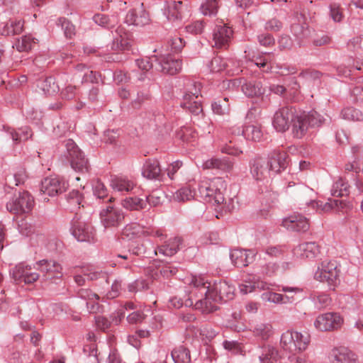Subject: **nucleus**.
<instances>
[{
	"label": "nucleus",
	"instance_id": "20e7f679",
	"mask_svg": "<svg viewBox=\"0 0 363 363\" xmlns=\"http://www.w3.org/2000/svg\"><path fill=\"white\" fill-rule=\"evenodd\" d=\"M344 323L343 317L336 312H328L318 315L313 325L321 332H330L340 329Z\"/></svg>",
	"mask_w": 363,
	"mask_h": 363
},
{
	"label": "nucleus",
	"instance_id": "f257e3e1",
	"mask_svg": "<svg viewBox=\"0 0 363 363\" xmlns=\"http://www.w3.org/2000/svg\"><path fill=\"white\" fill-rule=\"evenodd\" d=\"M188 284L191 289L189 293V298L185 305L193 306L202 313H209L218 308L219 298L211 290V284L203 277L192 276L188 279Z\"/></svg>",
	"mask_w": 363,
	"mask_h": 363
},
{
	"label": "nucleus",
	"instance_id": "3c124183",
	"mask_svg": "<svg viewBox=\"0 0 363 363\" xmlns=\"http://www.w3.org/2000/svg\"><path fill=\"white\" fill-rule=\"evenodd\" d=\"M335 205V203L333 202L332 199H328L325 203L321 201H314L311 202L312 207L320 213L333 211V206Z\"/></svg>",
	"mask_w": 363,
	"mask_h": 363
},
{
	"label": "nucleus",
	"instance_id": "774afa93",
	"mask_svg": "<svg viewBox=\"0 0 363 363\" xmlns=\"http://www.w3.org/2000/svg\"><path fill=\"white\" fill-rule=\"evenodd\" d=\"M76 89L75 86L69 85L66 86L60 92L61 99L67 101L74 99L76 96Z\"/></svg>",
	"mask_w": 363,
	"mask_h": 363
},
{
	"label": "nucleus",
	"instance_id": "5701e85b",
	"mask_svg": "<svg viewBox=\"0 0 363 363\" xmlns=\"http://www.w3.org/2000/svg\"><path fill=\"white\" fill-rule=\"evenodd\" d=\"M255 255L250 250L235 249L230 253V259L235 266L245 267L254 261Z\"/></svg>",
	"mask_w": 363,
	"mask_h": 363
},
{
	"label": "nucleus",
	"instance_id": "6e6552de",
	"mask_svg": "<svg viewBox=\"0 0 363 363\" xmlns=\"http://www.w3.org/2000/svg\"><path fill=\"white\" fill-rule=\"evenodd\" d=\"M99 218L105 228H116L123 223L125 216L121 209L107 206L100 211Z\"/></svg>",
	"mask_w": 363,
	"mask_h": 363
},
{
	"label": "nucleus",
	"instance_id": "9b49d317",
	"mask_svg": "<svg viewBox=\"0 0 363 363\" xmlns=\"http://www.w3.org/2000/svg\"><path fill=\"white\" fill-rule=\"evenodd\" d=\"M233 36V30L220 20H217L213 32V47L227 48Z\"/></svg>",
	"mask_w": 363,
	"mask_h": 363
},
{
	"label": "nucleus",
	"instance_id": "9d476101",
	"mask_svg": "<svg viewBox=\"0 0 363 363\" xmlns=\"http://www.w3.org/2000/svg\"><path fill=\"white\" fill-rule=\"evenodd\" d=\"M155 235L157 237H163V233L160 230L154 231L148 227L140 225L138 223H132L125 226L122 231V236L128 240Z\"/></svg>",
	"mask_w": 363,
	"mask_h": 363
},
{
	"label": "nucleus",
	"instance_id": "4be33fe9",
	"mask_svg": "<svg viewBox=\"0 0 363 363\" xmlns=\"http://www.w3.org/2000/svg\"><path fill=\"white\" fill-rule=\"evenodd\" d=\"M196 92L189 91L191 94H185L182 102V106L188 109L194 114H199L201 112V104L199 96V88L195 86Z\"/></svg>",
	"mask_w": 363,
	"mask_h": 363
},
{
	"label": "nucleus",
	"instance_id": "f8f14e48",
	"mask_svg": "<svg viewBox=\"0 0 363 363\" xmlns=\"http://www.w3.org/2000/svg\"><path fill=\"white\" fill-rule=\"evenodd\" d=\"M295 110L291 107H283L277 111L272 120L273 127L278 132H284L289 129L294 121Z\"/></svg>",
	"mask_w": 363,
	"mask_h": 363
},
{
	"label": "nucleus",
	"instance_id": "b1692460",
	"mask_svg": "<svg viewBox=\"0 0 363 363\" xmlns=\"http://www.w3.org/2000/svg\"><path fill=\"white\" fill-rule=\"evenodd\" d=\"M211 290L218 296L219 301H227L234 297L235 288L226 281H219L211 285Z\"/></svg>",
	"mask_w": 363,
	"mask_h": 363
},
{
	"label": "nucleus",
	"instance_id": "2eb2a0df",
	"mask_svg": "<svg viewBox=\"0 0 363 363\" xmlns=\"http://www.w3.org/2000/svg\"><path fill=\"white\" fill-rule=\"evenodd\" d=\"M67 187V182L59 177L45 178L41 183L40 191L43 194L54 196L65 191Z\"/></svg>",
	"mask_w": 363,
	"mask_h": 363
},
{
	"label": "nucleus",
	"instance_id": "603ef678",
	"mask_svg": "<svg viewBox=\"0 0 363 363\" xmlns=\"http://www.w3.org/2000/svg\"><path fill=\"white\" fill-rule=\"evenodd\" d=\"M301 18L303 22L301 23H294L291 26V30L298 38H306L309 35L310 31L308 26L304 22V18L303 16Z\"/></svg>",
	"mask_w": 363,
	"mask_h": 363
},
{
	"label": "nucleus",
	"instance_id": "4c0bfd02",
	"mask_svg": "<svg viewBox=\"0 0 363 363\" xmlns=\"http://www.w3.org/2000/svg\"><path fill=\"white\" fill-rule=\"evenodd\" d=\"M242 134L245 138L252 141H259L263 136L262 128L260 125H247L243 130Z\"/></svg>",
	"mask_w": 363,
	"mask_h": 363
},
{
	"label": "nucleus",
	"instance_id": "2f4dec72",
	"mask_svg": "<svg viewBox=\"0 0 363 363\" xmlns=\"http://www.w3.org/2000/svg\"><path fill=\"white\" fill-rule=\"evenodd\" d=\"M79 295L81 298L86 300V306L91 313H96L99 311L98 303L99 296L98 294L90 290L82 289L79 290Z\"/></svg>",
	"mask_w": 363,
	"mask_h": 363
},
{
	"label": "nucleus",
	"instance_id": "69168bd1",
	"mask_svg": "<svg viewBox=\"0 0 363 363\" xmlns=\"http://www.w3.org/2000/svg\"><path fill=\"white\" fill-rule=\"evenodd\" d=\"M333 202L336 204L333 206V211L337 212H346L352 208V204L344 199H333Z\"/></svg>",
	"mask_w": 363,
	"mask_h": 363
},
{
	"label": "nucleus",
	"instance_id": "39448f33",
	"mask_svg": "<svg viewBox=\"0 0 363 363\" xmlns=\"http://www.w3.org/2000/svg\"><path fill=\"white\" fill-rule=\"evenodd\" d=\"M65 145L71 167L76 171L88 172V161L76 143L72 140L69 139L65 141Z\"/></svg>",
	"mask_w": 363,
	"mask_h": 363
},
{
	"label": "nucleus",
	"instance_id": "dca6fc26",
	"mask_svg": "<svg viewBox=\"0 0 363 363\" xmlns=\"http://www.w3.org/2000/svg\"><path fill=\"white\" fill-rule=\"evenodd\" d=\"M149 21V14L144 9L143 4L130 9L125 18L127 24L138 26L147 25Z\"/></svg>",
	"mask_w": 363,
	"mask_h": 363
},
{
	"label": "nucleus",
	"instance_id": "338daca9",
	"mask_svg": "<svg viewBox=\"0 0 363 363\" xmlns=\"http://www.w3.org/2000/svg\"><path fill=\"white\" fill-rule=\"evenodd\" d=\"M58 21L59 23L61 24L67 37L71 38L73 35H74V26L69 21L65 18H60Z\"/></svg>",
	"mask_w": 363,
	"mask_h": 363
},
{
	"label": "nucleus",
	"instance_id": "4d7b16f0",
	"mask_svg": "<svg viewBox=\"0 0 363 363\" xmlns=\"http://www.w3.org/2000/svg\"><path fill=\"white\" fill-rule=\"evenodd\" d=\"M264 71L274 72L280 75H287L291 73L289 67L277 63H270Z\"/></svg>",
	"mask_w": 363,
	"mask_h": 363
},
{
	"label": "nucleus",
	"instance_id": "09e8293b",
	"mask_svg": "<svg viewBox=\"0 0 363 363\" xmlns=\"http://www.w3.org/2000/svg\"><path fill=\"white\" fill-rule=\"evenodd\" d=\"M23 24L21 21H11L4 28L3 33L6 35H16L23 30Z\"/></svg>",
	"mask_w": 363,
	"mask_h": 363
},
{
	"label": "nucleus",
	"instance_id": "cd10ccee",
	"mask_svg": "<svg viewBox=\"0 0 363 363\" xmlns=\"http://www.w3.org/2000/svg\"><path fill=\"white\" fill-rule=\"evenodd\" d=\"M292 134L296 138H303L307 133L309 125L307 122V118L304 113L301 115H294V121H292Z\"/></svg>",
	"mask_w": 363,
	"mask_h": 363
},
{
	"label": "nucleus",
	"instance_id": "e433bc0d",
	"mask_svg": "<svg viewBox=\"0 0 363 363\" xmlns=\"http://www.w3.org/2000/svg\"><path fill=\"white\" fill-rule=\"evenodd\" d=\"M161 173V169L158 161L148 160L147 161L143 169V175L147 179H157Z\"/></svg>",
	"mask_w": 363,
	"mask_h": 363
},
{
	"label": "nucleus",
	"instance_id": "ddd939ff",
	"mask_svg": "<svg viewBox=\"0 0 363 363\" xmlns=\"http://www.w3.org/2000/svg\"><path fill=\"white\" fill-rule=\"evenodd\" d=\"M328 357L330 363H359L357 355L348 347L343 346L333 348Z\"/></svg>",
	"mask_w": 363,
	"mask_h": 363
},
{
	"label": "nucleus",
	"instance_id": "37998d69",
	"mask_svg": "<svg viewBox=\"0 0 363 363\" xmlns=\"http://www.w3.org/2000/svg\"><path fill=\"white\" fill-rule=\"evenodd\" d=\"M172 357L175 363H189L191 362L189 350L182 346L174 349L172 352Z\"/></svg>",
	"mask_w": 363,
	"mask_h": 363
},
{
	"label": "nucleus",
	"instance_id": "a878e982",
	"mask_svg": "<svg viewBox=\"0 0 363 363\" xmlns=\"http://www.w3.org/2000/svg\"><path fill=\"white\" fill-rule=\"evenodd\" d=\"M132 42L130 33L126 32L124 28L120 26L116 30V36L113 43V50H128Z\"/></svg>",
	"mask_w": 363,
	"mask_h": 363
},
{
	"label": "nucleus",
	"instance_id": "c9c22d12",
	"mask_svg": "<svg viewBox=\"0 0 363 363\" xmlns=\"http://www.w3.org/2000/svg\"><path fill=\"white\" fill-rule=\"evenodd\" d=\"M111 186L115 191L128 192L133 189L135 184L125 177H116L111 179Z\"/></svg>",
	"mask_w": 363,
	"mask_h": 363
},
{
	"label": "nucleus",
	"instance_id": "bf43d9fd",
	"mask_svg": "<svg viewBox=\"0 0 363 363\" xmlns=\"http://www.w3.org/2000/svg\"><path fill=\"white\" fill-rule=\"evenodd\" d=\"M179 137L186 143H191L197 138V133L190 128H184L178 133Z\"/></svg>",
	"mask_w": 363,
	"mask_h": 363
},
{
	"label": "nucleus",
	"instance_id": "ea45409f",
	"mask_svg": "<svg viewBox=\"0 0 363 363\" xmlns=\"http://www.w3.org/2000/svg\"><path fill=\"white\" fill-rule=\"evenodd\" d=\"M273 327L270 323L258 324L253 330L254 335L262 340H267L273 335Z\"/></svg>",
	"mask_w": 363,
	"mask_h": 363
},
{
	"label": "nucleus",
	"instance_id": "1a4fd4ad",
	"mask_svg": "<svg viewBox=\"0 0 363 363\" xmlns=\"http://www.w3.org/2000/svg\"><path fill=\"white\" fill-rule=\"evenodd\" d=\"M12 278L17 284H31L40 278L38 273L31 266L18 264L11 270Z\"/></svg>",
	"mask_w": 363,
	"mask_h": 363
},
{
	"label": "nucleus",
	"instance_id": "7c9ffc66",
	"mask_svg": "<svg viewBox=\"0 0 363 363\" xmlns=\"http://www.w3.org/2000/svg\"><path fill=\"white\" fill-rule=\"evenodd\" d=\"M182 240L180 238L174 237L170 238L164 244L160 245L157 250H155V254L157 252L166 256H172L179 250Z\"/></svg>",
	"mask_w": 363,
	"mask_h": 363
},
{
	"label": "nucleus",
	"instance_id": "4468645a",
	"mask_svg": "<svg viewBox=\"0 0 363 363\" xmlns=\"http://www.w3.org/2000/svg\"><path fill=\"white\" fill-rule=\"evenodd\" d=\"M36 269L42 273L44 281L60 278L62 276V267L53 260H40L36 263Z\"/></svg>",
	"mask_w": 363,
	"mask_h": 363
},
{
	"label": "nucleus",
	"instance_id": "6e6d98bb",
	"mask_svg": "<svg viewBox=\"0 0 363 363\" xmlns=\"http://www.w3.org/2000/svg\"><path fill=\"white\" fill-rule=\"evenodd\" d=\"M304 116L307 118L309 127L319 126L324 121V118L316 111H311L308 114L304 113Z\"/></svg>",
	"mask_w": 363,
	"mask_h": 363
},
{
	"label": "nucleus",
	"instance_id": "58836bf2",
	"mask_svg": "<svg viewBox=\"0 0 363 363\" xmlns=\"http://www.w3.org/2000/svg\"><path fill=\"white\" fill-rule=\"evenodd\" d=\"M121 206L128 211H140L146 206V202L138 197H127L121 201Z\"/></svg>",
	"mask_w": 363,
	"mask_h": 363
},
{
	"label": "nucleus",
	"instance_id": "6ab92c4d",
	"mask_svg": "<svg viewBox=\"0 0 363 363\" xmlns=\"http://www.w3.org/2000/svg\"><path fill=\"white\" fill-rule=\"evenodd\" d=\"M72 234L79 241H90L94 238V228L88 223L76 220L72 226Z\"/></svg>",
	"mask_w": 363,
	"mask_h": 363
},
{
	"label": "nucleus",
	"instance_id": "f3484780",
	"mask_svg": "<svg viewBox=\"0 0 363 363\" xmlns=\"http://www.w3.org/2000/svg\"><path fill=\"white\" fill-rule=\"evenodd\" d=\"M250 172L255 179L260 181L270 177L272 172L267 160L262 157L255 158L252 161Z\"/></svg>",
	"mask_w": 363,
	"mask_h": 363
},
{
	"label": "nucleus",
	"instance_id": "412c9836",
	"mask_svg": "<svg viewBox=\"0 0 363 363\" xmlns=\"http://www.w3.org/2000/svg\"><path fill=\"white\" fill-rule=\"evenodd\" d=\"M320 252L319 246L314 242L301 243L294 249V255L298 258L313 259Z\"/></svg>",
	"mask_w": 363,
	"mask_h": 363
},
{
	"label": "nucleus",
	"instance_id": "f03ea898",
	"mask_svg": "<svg viewBox=\"0 0 363 363\" xmlns=\"http://www.w3.org/2000/svg\"><path fill=\"white\" fill-rule=\"evenodd\" d=\"M226 186L225 181L221 177L204 179L199 184V192L207 202L220 205L225 201L224 194Z\"/></svg>",
	"mask_w": 363,
	"mask_h": 363
},
{
	"label": "nucleus",
	"instance_id": "473e14b6",
	"mask_svg": "<svg viewBox=\"0 0 363 363\" xmlns=\"http://www.w3.org/2000/svg\"><path fill=\"white\" fill-rule=\"evenodd\" d=\"M293 298L289 295H283L272 291L271 289L261 294V299L264 302L272 303L274 304H283L291 302Z\"/></svg>",
	"mask_w": 363,
	"mask_h": 363
},
{
	"label": "nucleus",
	"instance_id": "393cba45",
	"mask_svg": "<svg viewBox=\"0 0 363 363\" xmlns=\"http://www.w3.org/2000/svg\"><path fill=\"white\" fill-rule=\"evenodd\" d=\"M161 71L166 74H175L182 69V62L172 55H162L160 58Z\"/></svg>",
	"mask_w": 363,
	"mask_h": 363
},
{
	"label": "nucleus",
	"instance_id": "aec40b11",
	"mask_svg": "<svg viewBox=\"0 0 363 363\" xmlns=\"http://www.w3.org/2000/svg\"><path fill=\"white\" fill-rule=\"evenodd\" d=\"M273 173H279L284 170L288 165V156L286 152L275 150L272 152L267 160Z\"/></svg>",
	"mask_w": 363,
	"mask_h": 363
},
{
	"label": "nucleus",
	"instance_id": "f704fd0d",
	"mask_svg": "<svg viewBox=\"0 0 363 363\" xmlns=\"http://www.w3.org/2000/svg\"><path fill=\"white\" fill-rule=\"evenodd\" d=\"M37 86L48 96L53 95L59 91L58 85L55 83L54 78L51 77L39 80Z\"/></svg>",
	"mask_w": 363,
	"mask_h": 363
},
{
	"label": "nucleus",
	"instance_id": "864d4df0",
	"mask_svg": "<svg viewBox=\"0 0 363 363\" xmlns=\"http://www.w3.org/2000/svg\"><path fill=\"white\" fill-rule=\"evenodd\" d=\"M213 112L218 115L228 113L230 110L228 98L225 97L223 101H215L212 104Z\"/></svg>",
	"mask_w": 363,
	"mask_h": 363
},
{
	"label": "nucleus",
	"instance_id": "a18cd8bd",
	"mask_svg": "<svg viewBox=\"0 0 363 363\" xmlns=\"http://www.w3.org/2000/svg\"><path fill=\"white\" fill-rule=\"evenodd\" d=\"M77 77H82V82H93L96 79V73L84 65H78L76 67Z\"/></svg>",
	"mask_w": 363,
	"mask_h": 363
},
{
	"label": "nucleus",
	"instance_id": "79ce46f5",
	"mask_svg": "<svg viewBox=\"0 0 363 363\" xmlns=\"http://www.w3.org/2000/svg\"><path fill=\"white\" fill-rule=\"evenodd\" d=\"M4 128L6 130V132H8L11 135L13 140L15 141L16 143H20L21 141L26 140L32 135L30 129L28 127L21 128L20 130L21 133L16 132L10 127L4 126Z\"/></svg>",
	"mask_w": 363,
	"mask_h": 363
},
{
	"label": "nucleus",
	"instance_id": "423d86ee",
	"mask_svg": "<svg viewBox=\"0 0 363 363\" xmlns=\"http://www.w3.org/2000/svg\"><path fill=\"white\" fill-rule=\"evenodd\" d=\"M315 279L333 288L337 284L339 269L335 262H323L315 273Z\"/></svg>",
	"mask_w": 363,
	"mask_h": 363
},
{
	"label": "nucleus",
	"instance_id": "e2e57ef3",
	"mask_svg": "<svg viewBox=\"0 0 363 363\" xmlns=\"http://www.w3.org/2000/svg\"><path fill=\"white\" fill-rule=\"evenodd\" d=\"M26 178L27 175L25 169H21L14 174L13 177L9 178L8 182L10 184L18 186L24 183Z\"/></svg>",
	"mask_w": 363,
	"mask_h": 363
},
{
	"label": "nucleus",
	"instance_id": "8fccbe9b",
	"mask_svg": "<svg viewBox=\"0 0 363 363\" xmlns=\"http://www.w3.org/2000/svg\"><path fill=\"white\" fill-rule=\"evenodd\" d=\"M94 21L100 26L111 28L113 27L116 23L115 18H110L103 13L95 14L93 17Z\"/></svg>",
	"mask_w": 363,
	"mask_h": 363
},
{
	"label": "nucleus",
	"instance_id": "5fc2aeb1",
	"mask_svg": "<svg viewBox=\"0 0 363 363\" xmlns=\"http://www.w3.org/2000/svg\"><path fill=\"white\" fill-rule=\"evenodd\" d=\"M239 290L242 294H247L255 291L254 275L248 276L242 284L239 285Z\"/></svg>",
	"mask_w": 363,
	"mask_h": 363
},
{
	"label": "nucleus",
	"instance_id": "0e129e2a",
	"mask_svg": "<svg viewBox=\"0 0 363 363\" xmlns=\"http://www.w3.org/2000/svg\"><path fill=\"white\" fill-rule=\"evenodd\" d=\"M204 28V23L203 21H194L186 26L188 33L197 35L202 33Z\"/></svg>",
	"mask_w": 363,
	"mask_h": 363
},
{
	"label": "nucleus",
	"instance_id": "de8ad7c7",
	"mask_svg": "<svg viewBox=\"0 0 363 363\" xmlns=\"http://www.w3.org/2000/svg\"><path fill=\"white\" fill-rule=\"evenodd\" d=\"M35 43L34 38L29 35H24L17 40L15 47L19 52H26L31 50Z\"/></svg>",
	"mask_w": 363,
	"mask_h": 363
},
{
	"label": "nucleus",
	"instance_id": "7ed1b4c3",
	"mask_svg": "<svg viewBox=\"0 0 363 363\" xmlns=\"http://www.w3.org/2000/svg\"><path fill=\"white\" fill-rule=\"evenodd\" d=\"M311 341L307 332L286 331L281 337V345L284 350L291 352H303L306 350Z\"/></svg>",
	"mask_w": 363,
	"mask_h": 363
},
{
	"label": "nucleus",
	"instance_id": "0eeeda50",
	"mask_svg": "<svg viewBox=\"0 0 363 363\" xmlns=\"http://www.w3.org/2000/svg\"><path fill=\"white\" fill-rule=\"evenodd\" d=\"M34 200L28 192L19 193L6 203V208L14 214H23L30 213L33 207Z\"/></svg>",
	"mask_w": 363,
	"mask_h": 363
},
{
	"label": "nucleus",
	"instance_id": "052dcab7",
	"mask_svg": "<svg viewBox=\"0 0 363 363\" xmlns=\"http://www.w3.org/2000/svg\"><path fill=\"white\" fill-rule=\"evenodd\" d=\"M218 0H210L201 6L202 13L204 15H213L216 13L218 9Z\"/></svg>",
	"mask_w": 363,
	"mask_h": 363
},
{
	"label": "nucleus",
	"instance_id": "c756f323",
	"mask_svg": "<svg viewBox=\"0 0 363 363\" xmlns=\"http://www.w3.org/2000/svg\"><path fill=\"white\" fill-rule=\"evenodd\" d=\"M233 163L229 159H218L212 157L205 161L202 165L203 169H218L223 171H230L233 169Z\"/></svg>",
	"mask_w": 363,
	"mask_h": 363
},
{
	"label": "nucleus",
	"instance_id": "c03bdc74",
	"mask_svg": "<svg viewBox=\"0 0 363 363\" xmlns=\"http://www.w3.org/2000/svg\"><path fill=\"white\" fill-rule=\"evenodd\" d=\"M195 192L188 186L177 190L173 195V200L177 202H186L194 198Z\"/></svg>",
	"mask_w": 363,
	"mask_h": 363
},
{
	"label": "nucleus",
	"instance_id": "c85d7f7f",
	"mask_svg": "<svg viewBox=\"0 0 363 363\" xmlns=\"http://www.w3.org/2000/svg\"><path fill=\"white\" fill-rule=\"evenodd\" d=\"M184 11L182 1L167 2L164 7V13L169 21H175L181 19Z\"/></svg>",
	"mask_w": 363,
	"mask_h": 363
},
{
	"label": "nucleus",
	"instance_id": "680f3d73",
	"mask_svg": "<svg viewBox=\"0 0 363 363\" xmlns=\"http://www.w3.org/2000/svg\"><path fill=\"white\" fill-rule=\"evenodd\" d=\"M82 274L89 280H95L104 275L102 271H99L94 267H84L82 270Z\"/></svg>",
	"mask_w": 363,
	"mask_h": 363
},
{
	"label": "nucleus",
	"instance_id": "bb28decb",
	"mask_svg": "<svg viewBox=\"0 0 363 363\" xmlns=\"http://www.w3.org/2000/svg\"><path fill=\"white\" fill-rule=\"evenodd\" d=\"M258 357L260 363H277L280 359L278 350L272 345H264L259 349Z\"/></svg>",
	"mask_w": 363,
	"mask_h": 363
},
{
	"label": "nucleus",
	"instance_id": "13d9d810",
	"mask_svg": "<svg viewBox=\"0 0 363 363\" xmlns=\"http://www.w3.org/2000/svg\"><path fill=\"white\" fill-rule=\"evenodd\" d=\"M313 299L320 309L325 308L331 303V298L329 295L323 293L315 294Z\"/></svg>",
	"mask_w": 363,
	"mask_h": 363
},
{
	"label": "nucleus",
	"instance_id": "72a5a7b5",
	"mask_svg": "<svg viewBox=\"0 0 363 363\" xmlns=\"http://www.w3.org/2000/svg\"><path fill=\"white\" fill-rule=\"evenodd\" d=\"M242 92L248 97H259L265 92L260 82H249L242 86Z\"/></svg>",
	"mask_w": 363,
	"mask_h": 363
},
{
	"label": "nucleus",
	"instance_id": "a19ab883",
	"mask_svg": "<svg viewBox=\"0 0 363 363\" xmlns=\"http://www.w3.org/2000/svg\"><path fill=\"white\" fill-rule=\"evenodd\" d=\"M349 184L342 178L337 179L331 189V194L333 196H345L349 194Z\"/></svg>",
	"mask_w": 363,
	"mask_h": 363
},
{
	"label": "nucleus",
	"instance_id": "49530a36",
	"mask_svg": "<svg viewBox=\"0 0 363 363\" xmlns=\"http://www.w3.org/2000/svg\"><path fill=\"white\" fill-rule=\"evenodd\" d=\"M344 119L352 121H361L363 120V113L359 109L353 107L345 108L341 112Z\"/></svg>",
	"mask_w": 363,
	"mask_h": 363
},
{
	"label": "nucleus",
	"instance_id": "a211bd4d",
	"mask_svg": "<svg viewBox=\"0 0 363 363\" xmlns=\"http://www.w3.org/2000/svg\"><path fill=\"white\" fill-rule=\"evenodd\" d=\"M282 226L292 231L305 232L309 228V223L304 216L293 214L283 219Z\"/></svg>",
	"mask_w": 363,
	"mask_h": 363
}]
</instances>
